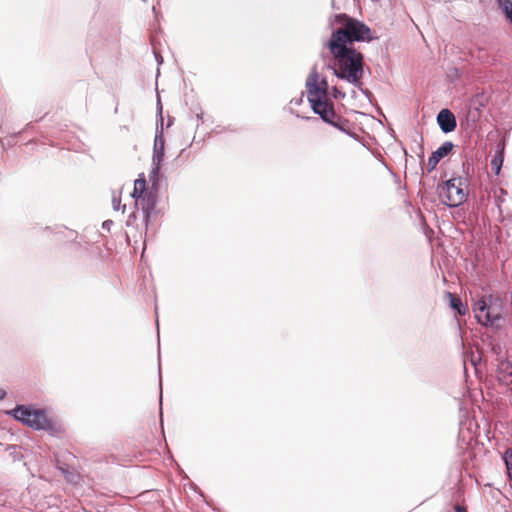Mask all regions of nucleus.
<instances>
[{
    "instance_id": "nucleus-9",
    "label": "nucleus",
    "mask_w": 512,
    "mask_h": 512,
    "mask_svg": "<svg viewBox=\"0 0 512 512\" xmlns=\"http://www.w3.org/2000/svg\"><path fill=\"white\" fill-rule=\"evenodd\" d=\"M437 122L441 130L445 133L452 132L457 125L454 114L448 109H442L438 113Z\"/></svg>"
},
{
    "instance_id": "nucleus-10",
    "label": "nucleus",
    "mask_w": 512,
    "mask_h": 512,
    "mask_svg": "<svg viewBox=\"0 0 512 512\" xmlns=\"http://www.w3.org/2000/svg\"><path fill=\"white\" fill-rule=\"evenodd\" d=\"M499 380L512 389V359L501 361L498 366Z\"/></svg>"
},
{
    "instance_id": "nucleus-19",
    "label": "nucleus",
    "mask_w": 512,
    "mask_h": 512,
    "mask_svg": "<svg viewBox=\"0 0 512 512\" xmlns=\"http://www.w3.org/2000/svg\"><path fill=\"white\" fill-rule=\"evenodd\" d=\"M5 396V392L3 390H0V399H3Z\"/></svg>"
},
{
    "instance_id": "nucleus-2",
    "label": "nucleus",
    "mask_w": 512,
    "mask_h": 512,
    "mask_svg": "<svg viewBox=\"0 0 512 512\" xmlns=\"http://www.w3.org/2000/svg\"><path fill=\"white\" fill-rule=\"evenodd\" d=\"M306 88L308 100L313 111L325 122L340 127V118L336 115L333 103L328 99V83L325 78H320L316 70H313L307 77Z\"/></svg>"
},
{
    "instance_id": "nucleus-8",
    "label": "nucleus",
    "mask_w": 512,
    "mask_h": 512,
    "mask_svg": "<svg viewBox=\"0 0 512 512\" xmlns=\"http://www.w3.org/2000/svg\"><path fill=\"white\" fill-rule=\"evenodd\" d=\"M453 149V144L451 142H445L443 143L436 151L432 153V155L429 157L426 168L427 172L433 171L439 161L447 156L451 150Z\"/></svg>"
},
{
    "instance_id": "nucleus-20",
    "label": "nucleus",
    "mask_w": 512,
    "mask_h": 512,
    "mask_svg": "<svg viewBox=\"0 0 512 512\" xmlns=\"http://www.w3.org/2000/svg\"><path fill=\"white\" fill-rule=\"evenodd\" d=\"M491 163H492V165H498V162L496 159H493Z\"/></svg>"
},
{
    "instance_id": "nucleus-16",
    "label": "nucleus",
    "mask_w": 512,
    "mask_h": 512,
    "mask_svg": "<svg viewBox=\"0 0 512 512\" xmlns=\"http://www.w3.org/2000/svg\"><path fill=\"white\" fill-rule=\"evenodd\" d=\"M454 511H455V512H467L466 508H465V507H463V506H460V505H456V506L454 507Z\"/></svg>"
},
{
    "instance_id": "nucleus-6",
    "label": "nucleus",
    "mask_w": 512,
    "mask_h": 512,
    "mask_svg": "<svg viewBox=\"0 0 512 512\" xmlns=\"http://www.w3.org/2000/svg\"><path fill=\"white\" fill-rule=\"evenodd\" d=\"M13 415L17 420L33 429L46 431L54 429L53 423L42 410H33L25 406H17L13 410Z\"/></svg>"
},
{
    "instance_id": "nucleus-1",
    "label": "nucleus",
    "mask_w": 512,
    "mask_h": 512,
    "mask_svg": "<svg viewBox=\"0 0 512 512\" xmlns=\"http://www.w3.org/2000/svg\"><path fill=\"white\" fill-rule=\"evenodd\" d=\"M332 56L331 68L334 74L350 83L357 84L363 76V55L353 47L327 43Z\"/></svg>"
},
{
    "instance_id": "nucleus-13",
    "label": "nucleus",
    "mask_w": 512,
    "mask_h": 512,
    "mask_svg": "<svg viewBox=\"0 0 512 512\" xmlns=\"http://www.w3.org/2000/svg\"><path fill=\"white\" fill-rule=\"evenodd\" d=\"M499 7L502 9L506 18L512 24V1L511 0H498Z\"/></svg>"
},
{
    "instance_id": "nucleus-15",
    "label": "nucleus",
    "mask_w": 512,
    "mask_h": 512,
    "mask_svg": "<svg viewBox=\"0 0 512 512\" xmlns=\"http://www.w3.org/2000/svg\"><path fill=\"white\" fill-rule=\"evenodd\" d=\"M112 205H113L114 210H116V211H119V210H122V212L125 211L126 206L121 204V196L120 195H113Z\"/></svg>"
},
{
    "instance_id": "nucleus-21",
    "label": "nucleus",
    "mask_w": 512,
    "mask_h": 512,
    "mask_svg": "<svg viewBox=\"0 0 512 512\" xmlns=\"http://www.w3.org/2000/svg\"><path fill=\"white\" fill-rule=\"evenodd\" d=\"M501 162H502V160H500V164L497 166V170H500Z\"/></svg>"
},
{
    "instance_id": "nucleus-14",
    "label": "nucleus",
    "mask_w": 512,
    "mask_h": 512,
    "mask_svg": "<svg viewBox=\"0 0 512 512\" xmlns=\"http://www.w3.org/2000/svg\"><path fill=\"white\" fill-rule=\"evenodd\" d=\"M504 461L508 471V475L512 481V448H509L505 451Z\"/></svg>"
},
{
    "instance_id": "nucleus-11",
    "label": "nucleus",
    "mask_w": 512,
    "mask_h": 512,
    "mask_svg": "<svg viewBox=\"0 0 512 512\" xmlns=\"http://www.w3.org/2000/svg\"><path fill=\"white\" fill-rule=\"evenodd\" d=\"M152 190L153 189L147 188V182L144 174H140L139 177L134 182V189L131 195L134 199H139L140 196Z\"/></svg>"
},
{
    "instance_id": "nucleus-4",
    "label": "nucleus",
    "mask_w": 512,
    "mask_h": 512,
    "mask_svg": "<svg viewBox=\"0 0 512 512\" xmlns=\"http://www.w3.org/2000/svg\"><path fill=\"white\" fill-rule=\"evenodd\" d=\"M473 311L480 324L494 326L501 318V302L492 295L481 297L475 302Z\"/></svg>"
},
{
    "instance_id": "nucleus-18",
    "label": "nucleus",
    "mask_w": 512,
    "mask_h": 512,
    "mask_svg": "<svg viewBox=\"0 0 512 512\" xmlns=\"http://www.w3.org/2000/svg\"><path fill=\"white\" fill-rule=\"evenodd\" d=\"M112 223L113 222L111 220L105 221L103 223V227L109 229V227H110V225H112Z\"/></svg>"
},
{
    "instance_id": "nucleus-5",
    "label": "nucleus",
    "mask_w": 512,
    "mask_h": 512,
    "mask_svg": "<svg viewBox=\"0 0 512 512\" xmlns=\"http://www.w3.org/2000/svg\"><path fill=\"white\" fill-rule=\"evenodd\" d=\"M466 181L461 177L447 180L438 186L440 200L449 207H456L462 204L467 196Z\"/></svg>"
},
{
    "instance_id": "nucleus-3",
    "label": "nucleus",
    "mask_w": 512,
    "mask_h": 512,
    "mask_svg": "<svg viewBox=\"0 0 512 512\" xmlns=\"http://www.w3.org/2000/svg\"><path fill=\"white\" fill-rule=\"evenodd\" d=\"M334 24L338 27L332 32L327 43L352 47L354 42L371 41V29L363 22L345 13L334 16Z\"/></svg>"
},
{
    "instance_id": "nucleus-17",
    "label": "nucleus",
    "mask_w": 512,
    "mask_h": 512,
    "mask_svg": "<svg viewBox=\"0 0 512 512\" xmlns=\"http://www.w3.org/2000/svg\"><path fill=\"white\" fill-rule=\"evenodd\" d=\"M132 220H136L135 214H132V215L129 216L128 221H127V225L128 226H131Z\"/></svg>"
},
{
    "instance_id": "nucleus-7",
    "label": "nucleus",
    "mask_w": 512,
    "mask_h": 512,
    "mask_svg": "<svg viewBox=\"0 0 512 512\" xmlns=\"http://www.w3.org/2000/svg\"><path fill=\"white\" fill-rule=\"evenodd\" d=\"M135 201L136 205L139 206L143 211L145 227L147 228L150 218L152 217L155 210L157 202L156 192L152 190L140 196L139 199H135Z\"/></svg>"
},
{
    "instance_id": "nucleus-12",
    "label": "nucleus",
    "mask_w": 512,
    "mask_h": 512,
    "mask_svg": "<svg viewBox=\"0 0 512 512\" xmlns=\"http://www.w3.org/2000/svg\"><path fill=\"white\" fill-rule=\"evenodd\" d=\"M447 297L449 298L450 306L455 309L459 315H465L468 312L467 305H464L460 298L450 292L447 293Z\"/></svg>"
}]
</instances>
